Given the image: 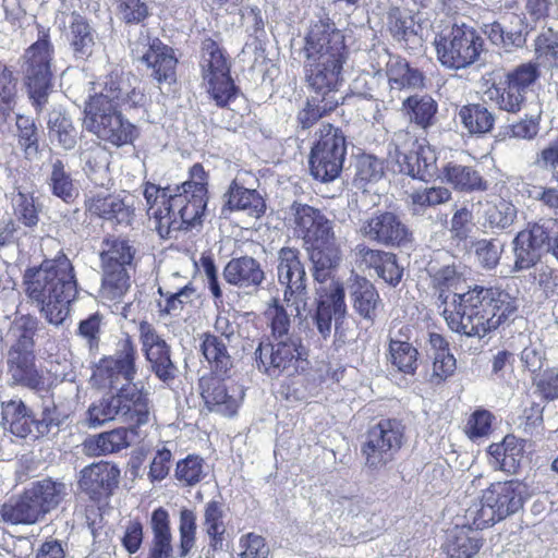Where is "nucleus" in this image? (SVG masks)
<instances>
[{"label": "nucleus", "instance_id": "f257e3e1", "mask_svg": "<svg viewBox=\"0 0 558 558\" xmlns=\"http://www.w3.org/2000/svg\"><path fill=\"white\" fill-rule=\"evenodd\" d=\"M25 293L37 305L48 323L60 325L70 313L77 295V282L70 259L58 256L25 270Z\"/></svg>", "mask_w": 558, "mask_h": 558}, {"label": "nucleus", "instance_id": "f03ea898", "mask_svg": "<svg viewBox=\"0 0 558 558\" xmlns=\"http://www.w3.org/2000/svg\"><path fill=\"white\" fill-rule=\"evenodd\" d=\"M454 302L444 307L442 315L452 331L468 337L482 338L495 330L518 308L509 293L475 287L454 296Z\"/></svg>", "mask_w": 558, "mask_h": 558}, {"label": "nucleus", "instance_id": "7ed1b4c3", "mask_svg": "<svg viewBox=\"0 0 558 558\" xmlns=\"http://www.w3.org/2000/svg\"><path fill=\"white\" fill-rule=\"evenodd\" d=\"M142 98L135 89L129 92L113 82L101 92L92 96L85 105L83 126L98 138L116 146L132 142L134 126L118 112V106L131 101L137 104Z\"/></svg>", "mask_w": 558, "mask_h": 558}, {"label": "nucleus", "instance_id": "20e7f679", "mask_svg": "<svg viewBox=\"0 0 558 558\" xmlns=\"http://www.w3.org/2000/svg\"><path fill=\"white\" fill-rule=\"evenodd\" d=\"M178 189L160 187L153 183L144 186L147 214L161 238H171L173 232L187 230L198 223L205 207H196V202Z\"/></svg>", "mask_w": 558, "mask_h": 558}, {"label": "nucleus", "instance_id": "39448f33", "mask_svg": "<svg viewBox=\"0 0 558 558\" xmlns=\"http://www.w3.org/2000/svg\"><path fill=\"white\" fill-rule=\"evenodd\" d=\"M523 493L518 481L493 483L465 509L464 519L476 530L492 526L522 508Z\"/></svg>", "mask_w": 558, "mask_h": 558}, {"label": "nucleus", "instance_id": "423d86ee", "mask_svg": "<svg viewBox=\"0 0 558 558\" xmlns=\"http://www.w3.org/2000/svg\"><path fill=\"white\" fill-rule=\"evenodd\" d=\"M149 410L145 396L137 387L121 388L116 396L93 402L87 410L89 427H97L116 418L141 426L148 422Z\"/></svg>", "mask_w": 558, "mask_h": 558}, {"label": "nucleus", "instance_id": "0eeeda50", "mask_svg": "<svg viewBox=\"0 0 558 558\" xmlns=\"http://www.w3.org/2000/svg\"><path fill=\"white\" fill-rule=\"evenodd\" d=\"M389 160L393 171L427 181L436 174L437 156L425 141L420 142L410 132L393 134Z\"/></svg>", "mask_w": 558, "mask_h": 558}, {"label": "nucleus", "instance_id": "6e6552de", "mask_svg": "<svg viewBox=\"0 0 558 558\" xmlns=\"http://www.w3.org/2000/svg\"><path fill=\"white\" fill-rule=\"evenodd\" d=\"M316 134L318 140L310 156L311 173L323 182L332 181L342 170L347 153L345 138L331 124H322Z\"/></svg>", "mask_w": 558, "mask_h": 558}, {"label": "nucleus", "instance_id": "1a4fd4ad", "mask_svg": "<svg viewBox=\"0 0 558 558\" xmlns=\"http://www.w3.org/2000/svg\"><path fill=\"white\" fill-rule=\"evenodd\" d=\"M305 356V348L298 337L260 342L255 351L258 369L270 377H279L284 374L293 375Z\"/></svg>", "mask_w": 558, "mask_h": 558}, {"label": "nucleus", "instance_id": "9d476101", "mask_svg": "<svg viewBox=\"0 0 558 558\" xmlns=\"http://www.w3.org/2000/svg\"><path fill=\"white\" fill-rule=\"evenodd\" d=\"M52 58L53 47L48 31L39 29L38 39L24 53L29 94L38 107L46 101L50 88Z\"/></svg>", "mask_w": 558, "mask_h": 558}, {"label": "nucleus", "instance_id": "9b49d317", "mask_svg": "<svg viewBox=\"0 0 558 558\" xmlns=\"http://www.w3.org/2000/svg\"><path fill=\"white\" fill-rule=\"evenodd\" d=\"M403 442V428L395 420H381L371 427L362 447L365 465L379 470L395 459Z\"/></svg>", "mask_w": 558, "mask_h": 558}, {"label": "nucleus", "instance_id": "f8f14e48", "mask_svg": "<svg viewBox=\"0 0 558 558\" xmlns=\"http://www.w3.org/2000/svg\"><path fill=\"white\" fill-rule=\"evenodd\" d=\"M347 54L325 57L320 60L306 61V81L312 93L327 100L329 108H337L343 99L339 92L342 85V69Z\"/></svg>", "mask_w": 558, "mask_h": 558}, {"label": "nucleus", "instance_id": "ddd939ff", "mask_svg": "<svg viewBox=\"0 0 558 558\" xmlns=\"http://www.w3.org/2000/svg\"><path fill=\"white\" fill-rule=\"evenodd\" d=\"M202 72L207 90L218 106H226L235 95V87L229 74L227 60L213 39L203 43Z\"/></svg>", "mask_w": 558, "mask_h": 558}, {"label": "nucleus", "instance_id": "4468645a", "mask_svg": "<svg viewBox=\"0 0 558 558\" xmlns=\"http://www.w3.org/2000/svg\"><path fill=\"white\" fill-rule=\"evenodd\" d=\"M439 61L453 69L472 64L480 54L481 38L466 26H453L448 35L435 40Z\"/></svg>", "mask_w": 558, "mask_h": 558}, {"label": "nucleus", "instance_id": "2eb2a0df", "mask_svg": "<svg viewBox=\"0 0 558 558\" xmlns=\"http://www.w3.org/2000/svg\"><path fill=\"white\" fill-rule=\"evenodd\" d=\"M277 275L279 282L286 287L283 302L289 307H294L296 314H301L306 308L308 298L306 272L298 250L282 247L279 251Z\"/></svg>", "mask_w": 558, "mask_h": 558}, {"label": "nucleus", "instance_id": "dca6fc26", "mask_svg": "<svg viewBox=\"0 0 558 558\" xmlns=\"http://www.w3.org/2000/svg\"><path fill=\"white\" fill-rule=\"evenodd\" d=\"M136 351L130 340L121 343V347L114 356L106 357L99 362L94 377L98 384L106 388H129L136 387L132 385L135 369Z\"/></svg>", "mask_w": 558, "mask_h": 558}, {"label": "nucleus", "instance_id": "f3484780", "mask_svg": "<svg viewBox=\"0 0 558 558\" xmlns=\"http://www.w3.org/2000/svg\"><path fill=\"white\" fill-rule=\"evenodd\" d=\"M359 232L363 238L386 246H400L411 240L408 227L390 211H378L363 219Z\"/></svg>", "mask_w": 558, "mask_h": 558}, {"label": "nucleus", "instance_id": "a211bd4d", "mask_svg": "<svg viewBox=\"0 0 558 558\" xmlns=\"http://www.w3.org/2000/svg\"><path fill=\"white\" fill-rule=\"evenodd\" d=\"M289 214V221L306 246L336 235L332 220L317 208L294 202L290 206Z\"/></svg>", "mask_w": 558, "mask_h": 558}, {"label": "nucleus", "instance_id": "6ab92c4d", "mask_svg": "<svg viewBox=\"0 0 558 558\" xmlns=\"http://www.w3.org/2000/svg\"><path fill=\"white\" fill-rule=\"evenodd\" d=\"M306 61L325 57L347 54L344 36L328 21H317L311 25L305 37Z\"/></svg>", "mask_w": 558, "mask_h": 558}, {"label": "nucleus", "instance_id": "aec40b11", "mask_svg": "<svg viewBox=\"0 0 558 558\" xmlns=\"http://www.w3.org/2000/svg\"><path fill=\"white\" fill-rule=\"evenodd\" d=\"M201 395L209 410L232 416L243 399L241 387L228 385L218 376H206L199 380Z\"/></svg>", "mask_w": 558, "mask_h": 558}, {"label": "nucleus", "instance_id": "412c9836", "mask_svg": "<svg viewBox=\"0 0 558 558\" xmlns=\"http://www.w3.org/2000/svg\"><path fill=\"white\" fill-rule=\"evenodd\" d=\"M140 340L151 371L162 380L173 378L175 367L170 359V349L147 322L140 324Z\"/></svg>", "mask_w": 558, "mask_h": 558}, {"label": "nucleus", "instance_id": "4be33fe9", "mask_svg": "<svg viewBox=\"0 0 558 558\" xmlns=\"http://www.w3.org/2000/svg\"><path fill=\"white\" fill-rule=\"evenodd\" d=\"M7 375L13 386H22L32 390L45 387V377L36 366L34 351L9 349L7 356Z\"/></svg>", "mask_w": 558, "mask_h": 558}, {"label": "nucleus", "instance_id": "5701e85b", "mask_svg": "<svg viewBox=\"0 0 558 558\" xmlns=\"http://www.w3.org/2000/svg\"><path fill=\"white\" fill-rule=\"evenodd\" d=\"M120 470L109 462L100 461L85 466L80 472L78 487L92 499L108 496L117 486Z\"/></svg>", "mask_w": 558, "mask_h": 558}, {"label": "nucleus", "instance_id": "b1692460", "mask_svg": "<svg viewBox=\"0 0 558 558\" xmlns=\"http://www.w3.org/2000/svg\"><path fill=\"white\" fill-rule=\"evenodd\" d=\"M548 239L549 235L545 228L539 225L520 231L513 240L515 269L522 270L534 266L539 259L542 250Z\"/></svg>", "mask_w": 558, "mask_h": 558}, {"label": "nucleus", "instance_id": "393cba45", "mask_svg": "<svg viewBox=\"0 0 558 558\" xmlns=\"http://www.w3.org/2000/svg\"><path fill=\"white\" fill-rule=\"evenodd\" d=\"M129 196L105 194L102 192L93 194L86 199V207L89 213L102 219L116 223L129 225L134 210L128 202Z\"/></svg>", "mask_w": 558, "mask_h": 558}, {"label": "nucleus", "instance_id": "a878e982", "mask_svg": "<svg viewBox=\"0 0 558 558\" xmlns=\"http://www.w3.org/2000/svg\"><path fill=\"white\" fill-rule=\"evenodd\" d=\"M347 313L344 290L339 282H332L327 292L320 296L315 314V324L323 336L327 338L331 333V320L342 318Z\"/></svg>", "mask_w": 558, "mask_h": 558}, {"label": "nucleus", "instance_id": "bb28decb", "mask_svg": "<svg viewBox=\"0 0 558 558\" xmlns=\"http://www.w3.org/2000/svg\"><path fill=\"white\" fill-rule=\"evenodd\" d=\"M306 250L313 264V275L319 282L326 281L342 259L341 246L336 235L311 244Z\"/></svg>", "mask_w": 558, "mask_h": 558}, {"label": "nucleus", "instance_id": "cd10ccee", "mask_svg": "<svg viewBox=\"0 0 558 558\" xmlns=\"http://www.w3.org/2000/svg\"><path fill=\"white\" fill-rule=\"evenodd\" d=\"M140 59L153 70L151 75L158 83L175 81L177 58L173 50L159 39H153Z\"/></svg>", "mask_w": 558, "mask_h": 558}, {"label": "nucleus", "instance_id": "c85d7f7f", "mask_svg": "<svg viewBox=\"0 0 558 558\" xmlns=\"http://www.w3.org/2000/svg\"><path fill=\"white\" fill-rule=\"evenodd\" d=\"M137 437L135 427L116 428L87 438L83 442V451L90 457L113 453L134 444Z\"/></svg>", "mask_w": 558, "mask_h": 558}, {"label": "nucleus", "instance_id": "c756f323", "mask_svg": "<svg viewBox=\"0 0 558 558\" xmlns=\"http://www.w3.org/2000/svg\"><path fill=\"white\" fill-rule=\"evenodd\" d=\"M0 515L10 524H35L45 518L29 488L4 502L0 507Z\"/></svg>", "mask_w": 558, "mask_h": 558}, {"label": "nucleus", "instance_id": "7c9ffc66", "mask_svg": "<svg viewBox=\"0 0 558 558\" xmlns=\"http://www.w3.org/2000/svg\"><path fill=\"white\" fill-rule=\"evenodd\" d=\"M473 206H478V220L485 228L505 230L512 226L517 218L515 206L504 198L480 199Z\"/></svg>", "mask_w": 558, "mask_h": 558}, {"label": "nucleus", "instance_id": "2f4dec72", "mask_svg": "<svg viewBox=\"0 0 558 558\" xmlns=\"http://www.w3.org/2000/svg\"><path fill=\"white\" fill-rule=\"evenodd\" d=\"M410 328L391 329L389 335V360L398 371L413 374L417 367V350L409 342Z\"/></svg>", "mask_w": 558, "mask_h": 558}, {"label": "nucleus", "instance_id": "473e14b6", "mask_svg": "<svg viewBox=\"0 0 558 558\" xmlns=\"http://www.w3.org/2000/svg\"><path fill=\"white\" fill-rule=\"evenodd\" d=\"M524 444L513 435H507L499 444L488 447L489 464L495 470L515 473L523 459Z\"/></svg>", "mask_w": 558, "mask_h": 558}, {"label": "nucleus", "instance_id": "72a5a7b5", "mask_svg": "<svg viewBox=\"0 0 558 558\" xmlns=\"http://www.w3.org/2000/svg\"><path fill=\"white\" fill-rule=\"evenodd\" d=\"M223 277L233 286L251 288L264 281L265 272L256 259L244 256L231 259L223 269Z\"/></svg>", "mask_w": 558, "mask_h": 558}, {"label": "nucleus", "instance_id": "f704fd0d", "mask_svg": "<svg viewBox=\"0 0 558 558\" xmlns=\"http://www.w3.org/2000/svg\"><path fill=\"white\" fill-rule=\"evenodd\" d=\"M2 423L13 435L25 438L34 428L39 432V423L34 420L32 412L21 400H10L2 403Z\"/></svg>", "mask_w": 558, "mask_h": 558}, {"label": "nucleus", "instance_id": "c9c22d12", "mask_svg": "<svg viewBox=\"0 0 558 558\" xmlns=\"http://www.w3.org/2000/svg\"><path fill=\"white\" fill-rule=\"evenodd\" d=\"M153 541L149 558L172 557V535L170 531L169 513L163 508L154 510L150 518Z\"/></svg>", "mask_w": 558, "mask_h": 558}, {"label": "nucleus", "instance_id": "e433bc0d", "mask_svg": "<svg viewBox=\"0 0 558 558\" xmlns=\"http://www.w3.org/2000/svg\"><path fill=\"white\" fill-rule=\"evenodd\" d=\"M468 524L456 526L450 531L446 544V553L449 558H472L482 547L481 538Z\"/></svg>", "mask_w": 558, "mask_h": 558}, {"label": "nucleus", "instance_id": "4c0bfd02", "mask_svg": "<svg viewBox=\"0 0 558 558\" xmlns=\"http://www.w3.org/2000/svg\"><path fill=\"white\" fill-rule=\"evenodd\" d=\"M445 180L454 190L461 192H484L488 182L471 166L448 163L444 169Z\"/></svg>", "mask_w": 558, "mask_h": 558}, {"label": "nucleus", "instance_id": "58836bf2", "mask_svg": "<svg viewBox=\"0 0 558 558\" xmlns=\"http://www.w3.org/2000/svg\"><path fill=\"white\" fill-rule=\"evenodd\" d=\"M29 490L44 517L56 509L68 495L66 484L50 477L33 483Z\"/></svg>", "mask_w": 558, "mask_h": 558}, {"label": "nucleus", "instance_id": "ea45409f", "mask_svg": "<svg viewBox=\"0 0 558 558\" xmlns=\"http://www.w3.org/2000/svg\"><path fill=\"white\" fill-rule=\"evenodd\" d=\"M351 286V295L355 311L366 319H374L380 306L379 294L365 278L355 276Z\"/></svg>", "mask_w": 558, "mask_h": 558}, {"label": "nucleus", "instance_id": "a19ab883", "mask_svg": "<svg viewBox=\"0 0 558 558\" xmlns=\"http://www.w3.org/2000/svg\"><path fill=\"white\" fill-rule=\"evenodd\" d=\"M228 205L232 210L244 211L252 218H259L265 211V202L255 191L240 186L236 181L230 184Z\"/></svg>", "mask_w": 558, "mask_h": 558}, {"label": "nucleus", "instance_id": "79ce46f5", "mask_svg": "<svg viewBox=\"0 0 558 558\" xmlns=\"http://www.w3.org/2000/svg\"><path fill=\"white\" fill-rule=\"evenodd\" d=\"M202 352L211 372L217 376L227 375L233 367V360L226 343L215 335L206 333L204 336Z\"/></svg>", "mask_w": 558, "mask_h": 558}, {"label": "nucleus", "instance_id": "37998d69", "mask_svg": "<svg viewBox=\"0 0 558 558\" xmlns=\"http://www.w3.org/2000/svg\"><path fill=\"white\" fill-rule=\"evenodd\" d=\"M388 83L391 89L416 88L423 86V75L409 66L401 58L392 57L387 63Z\"/></svg>", "mask_w": 558, "mask_h": 558}, {"label": "nucleus", "instance_id": "c03bdc74", "mask_svg": "<svg viewBox=\"0 0 558 558\" xmlns=\"http://www.w3.org/2000/svg\"><path fill=\"white\" fill-rule=\"evenodd\" d=\"M463 283L464 280L454 266H445L433 275L434 288L438 291V299L445 307L456 301L454 296L463 295Z\"/></svg>", "mask_w": 558, "mask_h": 558}, {"label": "nucleus", "instance_id": "a18cd8bd", "mask_svg": "<svg viewBox=\"0 0 558 558\" xmlns=\"http://www.w3.org/2000/svg\"><path fill=\"white\" fill-rule=\"evenodd\" d=\"M510 19L511 24H514L515 26L510 29L509 27H504L498 22H493L484 25L483 32L493 44L497 46H502L505 48H509L511 46L519 47L525 41L522 19L514 14H512Z\"/></svg>", "mask_w": 558, "mask_h": 558}, {"label": "nucleus", "instance_id": "49530a36", "mask_svg": "<svg viewBox=\"0 0 558 558\" xmlns=\"http://www.w3.org/2000/svg\"><path fill=\"white\" fill-rule=\"evenodd\" d=\"M134 251L128 241L118 238L106 239L100 254L102 269L125 268L133 259Z\"/></svg>", "mask_w": 558, "mask_h": 558}, {"label": "nucleus", "instance_id": "de8ad7c7", "mask_svg": "<svg viewBox=\"0 0 558 558\" xmlns=\"http://www.w3.org/2000/svg\"><path fill=\"white\" fill-rule=\"evenodd\" d=\"M458 116L464 128L472 134L489 132L495 121L487 108L480 104L463 106Z\"/></svg>", "mask_w": 558, "mask_h": 558}, {"label": "nucleus", "instance_id": "09e8293b", "mask_svg": "<svg viewBox=\"0 0 558 558\" xmlns=\"http://www.w3.org/2000/svg\"><path fill=\"white\" fill-rule=\"evenodd\" d=\"M48 129L51 141H57L64 149H72L76 145V130L65 113L59 110L50 112Z\"/></svg>", "mask_w": 558, "mask_h": 558}, {"label": "nucleus", "instance_id": "8fccbe9b", "mask_svg": "<svg viewBox=\"0 0 558 558\" xmlns=\"http://www.w3.org/2000/svg\"><path fill=\"white\" fill-rule=\"evenodd\" d=\"M37 325V319L29 315L15 317L8 332V336L13 340L10 349L34 351V336Z\"/></svg>", "mask_w": 558, "mask_h": 558}, {"label": "nucleus", "instance_id": "3c124183", "mask_svg": "<svg viewBox=\"0 0 558 558\" xmlns=\"http://www.w3.org/2000/svg\"><path fill=\"white\" fill-rule=\"evenodd\" d=\"M130 287L129 276L125 268L102 269V283L100 296L113 303L122 301Z\"/></svg>", "mask_w": 558, "mask_h": 558}, {"label": "nucleus", "instance_id": "603ef678", "mask_svg": "<svg viewBox=\"0 0 558 558\" xmlns=\"http://www.w3.org/2000/svg\"><path fill=\"white\" fill-rule=\"evenodd\" d=\"M292 315H299L294 312V307H289L288 305L284 307L282 304H279L278 300L276 299H274L272 302L268 305L265 312V316L271 330L274 340L292 337L289 335L291 325L290 316Z\"/></svg>", "mask_w": 558, "mask_h": 558}, {"label": "nucleus", "instance_id": "864d4df0", "mask_svg": "<svg viewBox=\"0 0 558 558\" xmlns=\"http://www.w3.org/2000/svg\"><path fill=\"white\" fill-rule=\"evenodd\" d=\"M207 184L208 175L204 168L199 163H195L190 169V180L185 181L181 185H177L173 189H178V192L184 193L190 196L191 199L196 202V207L203 206L206 208L207 205Z\"/></svg>", "mask_w": 558, "mask_h": 558}, {"label": "nucleus", "instance_id": "5fc2aeb1", "mask_svg": "<svg viewBox=\"0 0 558 558\" xmlns=\"http://www.w3.org/2000/svg\"><path fill=\"white\" fill-rule=\"evenodd\" d=\"M14 215L26 227H34L38 223V209L32 192L20 185L14 187L11 196Z\"/></svg>", "mask_w": 558, "mask_h": 558}, {"label": "nucleus", "instance_id": "6e6d98bb", "mask_svg": "<svg viewBox=\"0 0 558 558\" xmlns=\"http://www.w3.org/2000/svg\"><path fill=\"white\" fill-rule=\"evenodd\" d=\"M411 121L422 128H427L437 112V104L429 96H412L408 97L403 102Z\"/></svg>", "mask_w": 558, "mask_h": 558}, {"label": "nucleus", "instance_id": "4d7b16f0", "mask_svg": "<svg viewBox=\"0 0 558 558\" xmlns=\"http://www.w3.org/2000/svg\"><path fill=\"white\" fill-rule=\"evenodd\" d=\"M17 78L12 70L0 61V118L5 120L16 104Z\"/></svg>", "mask_w": 558, "mask_h": 558}, {"label": "nucleus", "instance_id": "13d9d810", "mask_svg": "<svg viewBox=\"0 0 558 558\" xmlns=\"http://www.w3.org/2000/svg\"><path fill=\"white\" fill-rule=\"evenodd\" d=\"M485 96L496 102L501 110L508 112H517L520 110L522 102L524 101L525 95H523L518 88L511 86V83H504V86H492L485 92Z\"/></svg>", "mask_w": 558, "mask_h": 558}, {"label": "nucleus", "instance_id": "bf43d9fd", "mask_svg": "<svg viewBox=\"0 0 558 558\" xmlns=\"http://www.w3.org/2000/svg\"><path fill=\"white\" fill-rule=\"evenodd\" d=\"M205 530L210 537V546L217 550L222 548L225 524L222 522V510L218 502L210 501L205 508Z\"/></svg>", "mask_w": 558, "mask_h": 558}, {"label": "nucleus", "instance_id": "052dcab7", "mask_svg": "<svg viewBox=\"0 0 558 558\" xmlns=\"http://www.w3.org/2000/svg\"><path fill=\"white\" fill-rule=\"evenodd\" d=\"M71 44L78 58H87L92 54L94 36L89 25L80 16L74 15L71 24Z\"/></svg>", "mask_w": 558, "mask_h": 558}, {"label": "nucleus", "instance_id": "680f3d73", "mask_svg": "<svg viewBox=\"0 0 558 558\" xmlns=\"http://www.w3.org/2000/svg\"><path fill=\"white\" fill-rule=\"evenodd\" d=\"M384 177V163L372 155H363L356 161L354 182L360 187L376 183Z\"/></svg>", "mask_w": 558, "mask_h": 558}, {"label": "nucleus", "instance_id": "e2e57ef3", "mask_svg": "<svg viewBox=\"0 0 558 558\" xmlns=\"http://www.w3.org/2000/svg\"><path fill=\"white\" fill-rule=\"evenodd\" d=\"M536 58L548 66L558 65V32L553 28L544 31L535 40Z\"/></svg>", "mask_w": 558, "mask_h": 558}, {"label": "nucleus", "instance_id": "0e129e2a", "mask_svg": "<svg viewBox=\"0 0 558 558\" xmlns=\"http://www.w3.org/2000/svg\"><path fill=\"white\" fill-rule=\"evenodd\" d=\"M49 185L53 195L65 202L72 199L75 194L72 178L70 173L65 171L63 162L59 159L52 163Z\"/></svg>", "mask_w": 558, "mask_h": 558}, {"label": "nucleus", "instance_id": "69168bd1", "mask_svg": "<svg viewBox=\"0 0 558 558\" xmlns=\"http://www.w3.org/2000/svg\"><path fill=\"white\" fill-rule=\"evenodd\" d=\"M450 198L451 192L444 186L425 187L410 194L414 211L447 203Z\"/></svg>", "mask_w": 558, "mask_h": 558}, {"label": "nucleus", "instance_id": "338daca9", "mask_svg": "<svg viewBox=\"0 0 558 558\" xmlns=\"http://www.w3.org/2000/svg\"><path fill=\"white\" fill-rule=\"evenodd\" d=\"M19 131V143L22 146L25 157L33 159L38 155V137L35 123L27 117L19 116L16 119Z\"/></svg>", "mask_w": 558, "mask_h": 558}, {"label": "nucleus", "instance_id": "774afa93", "mask_svg": "<svg viewBox=\"0 0 558 558\" xmlns=\"http://www.w3.org/2000/svg\"><path fill=\"white\" fill-rule=\"evenodd\" d=\"M205 476L204 461L197 456H189L177 463L175 477L187 486H193Z\"/></svg>", "mask_w": 558, "mask_h": 558}]
</instances>
